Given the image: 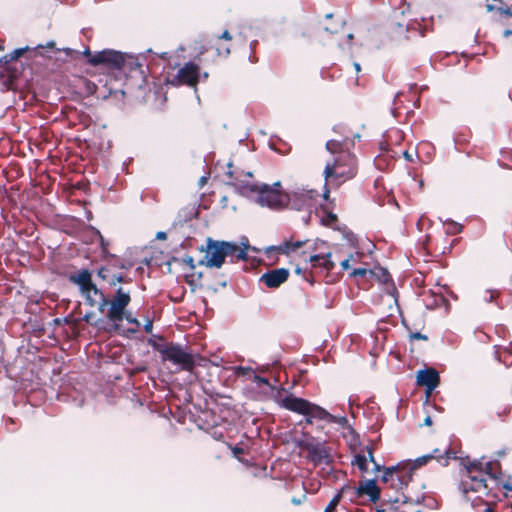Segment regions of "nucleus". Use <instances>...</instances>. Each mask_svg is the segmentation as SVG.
Wrapping results in <instances>:
<instances>
[{
    "label": "nucleus",
    "instance_id": "nucleus-1",
    "mask_svg": "<svg viewBox=\"0 0 512 512\" xmlns=\"http://www.w3.org/2000/svg\"><path fill=\"white\" fill-rule=\"evenodd\" d=\"M481 459H475L466 465V475L463 476L459 489L468 501L471 502L473 507H479L481 504H485V512H492L489 506V500L487 498H496L495 494L492 493L488 487L486 479L483 477V461Z\"/></svg>",
    "mask_w": 512,
    "mask_h": 512
},
{
    "label": "nucleus",
    "instance_id": "nucleus-2",
    "mask_svg": "<svg viewBox=\"0 0 512 512\" xmlns=\"http://www.w3.org/2000/svg\"><path fill=\"white\" fill-rule=\"evenodd\" d=\"M280 405L289 411L298 414H311L314 419L322 420L327 423H334L342 428L348 426V419L346 416L333 415L323 407L292 394L281 399Z\"/></svg>",
    "mask_w": 512,
    "mask_h": 512
},
{
    "label": "nucleus",
    "instance_id": "nucleus-3",
    "mask_svg": "<svg viewBox=\"0 0 512 512\" xmlns=\"http://www.w3.org/2000/svg\"><path fill=\"white\" fill-rule=\"evenodd\" d=\"M356 173L355 158L350 154L339 155L333 161L327 162L323 171L326 185L335 186L353 178Z\"/></svg>",
    "mask_w": 512,
    "mask_h": 512
},
{
    "label": "nucleus",
    "instance_id": "nucleus-4",
    "mask_svg": "<svg viewBox=\"0 0 512 512\" xmlns=\"http://www.w3.org/2000/svg\"><path fill=\"white\" fill-rule=\"evenodd\" d=\"M163 361L172 362L177 365L181 370L191 371L195 366V360L191 353L187 352L178 343H169L167 348L163 350Z\"/></svg>",
    "mask_w": 512,
    "mask_h": 512
},
{
    "label": "nucleus",
    "instance_id": "nucleus-5",
    "mask_svg": "<svg viewBox=\"0 0 512 512\" xmlns=\"http://www.w3.org/2000/svg\"><path fill=\"white\" fill-rule=\"evenodd\" d=\"M88 63L92 66L104 65L108 69L121 71L125 65V54L111 49L96 52Z\"/></svg>",
    "mask_w": 512,
    "mask_h": 512
},
{
    "label": "nucleus",
    "instance_id": "nucleus-6",
    "mask_svg": "<svg viewBox=\"0 0 512 512\" xmlns=\"http://www.w3.org/2000/svg\"><path fill=\"white\" fill-rule=\"evenodd\" d=\"M298 446L307 451V458L313 462L315 466L321 464H330L332 456L330 450L325 446L324 442H317L313 438L311 441H299Z\"/></svg>",
    "mask_w": 512,
    "mask_h": 512
},
{
    "label": "nucleus",
    "instance_id": "nucleus-7",
    "mask_svg": "<svg viewBox=\"0 0 512 512\" xmlns=\"http://www.w3.org/2000/svg\"><path fill=\"white\" fill-rule=\"evenodd\" d=\"M225 259V251L222 241L207 238L205 256L199 262V265H205L208 268H221Z\"/></svg>",
    "mask_w": 512,
    "mask_h": 512
},
{
    "label": "nucleus",
    "instance_id": "nucleus-8",
    "mask_svg": "<svg viewBox=\"0 0 512 512\" xmlns=\"http://www.w3.org/2000/svg\"><path fill=\"white\" fill-rule=\"evenodd\" d=\"M279 187L280 182L274 183L273 186L267 184L261 185L255 202L262 207L267 206L274 209L281 207L283 201Z\"/></svg>",
    "mask_w": 512,
    "mask_h": 512
},
{
    "label": "nucleus",
    "instance_id": "nucleus-9",
    "mask_svg": "<svg viewBox=\"0 0 512 512\" xmlns=\"http://www.w3.org/2000/svg\"><path fill=\"white\" fill-rule=\"evenodd\" d=\"M198 77V65L194 64L193 62H188L178 70L177 74L169 80V83L173 86L187 84L189 86L195 87L198 83Z\"/></svg>",
    "mask_w": 512,
    "mask_h": 512
},
{
    "label": "nucleus",
    "instance_id": "nucleus-10",
    "mask_svg": "<svg viewBox=\"0 0 512 512\" xmlns=\"http://www.w3.org/2000/svg\"><path fill=\"white\" fill-rule=\"evenodd\" d=\"M81 295L88 306L97 308L100 313L105 312L109 300L96 285H90L89 288L82 290Z\"/></svg>",
    "mask_w": 512,
    "mask_h": 512
},
{
    "label": "nucleus",
    "instance_id": "nucleus-11",
    "mask_svg": "<svg viewBox=\"0 0 512 512\" xmlns=\"http://www.w3.org/2000/svg\"><path fill=\"white\" fill-rule=\"evenodd\" d=\"M318 195L315 190H301L295 191L288 196V201L291 208L295 210L310 209L313 205V200Z\"/></svg>",
    "mask_w": 512,
    "mask_h": 512
},
{
    "label": "nucleus",
    "instance_id": "nucleus-12",
    "mask_svg": "<svg viewBox=\"0 0 512 512\" xmlns=\"http://www.w3.org/2000/svg\"><path fill=\"white\" fill-rule=\"evenodd\" d=\"M416 382L426 388L427 396L435 390L440 383V376L436 369L426 368L417 372Z\"/></svg>",
    "mask_w": 512,
    "mask_h": 512
},
{
    "label": "nucleus",
    "instance_id": "nucleus-13",
    "mask_svg": "<svg viewBox=\"0 0 512 512\" xmlns=\"http://www.w3.org/2000/svg\"><path fill=\"white\" fill-rule=\"evenodd\" d=\"M109 307L107 310V320L110 321L111 327L105 328L106 331H118L120 328L119 322L124 319V313L127 306H124L121 303L116 302L115 300H111L108 303Z\"/></svg>",
    "mask_w": 512,
    "mask_h": 512
},
{
    "label": "nucleus",
    "instance_id": "nucleus-14",
    "mask_svg": "<svg viewBox=\"0 0 512 512\" xmlns=\"http://www.w3.org/2000/svg\"><path fill=\"white\" fill-rule=\"evenodd\" d=\"M289 277V270L286 268H277L265 272L261 275L259 281L263 282L268 288H278Z\"/></svg>",
    "mask_w": 512,
    "mask_h": 512
},
{
    "label": "nucleus",
    "instance_id": "nucleus-15",
    "mask_svg": "<svg viewBox=\"0 0 512 512\" xmlns=\"http://www.w3.org/2000/svg\"><path fill=\"white\" fill-rule=\"evenodd\" d=\"M353 493L354 495H359V497L368 495L369 500L373 503L380 499V489L376 484V479H368L361 482Z\"/></svg>",
    "mask_w": 512,
    "mask_h": 512
},
{
    "label": "nucleus",
    "instance_id": "nucleus-16",
    "mask_svg": "<svg viewBox=\"0 0 512 512\" xmlns=\"http://www.w3.org/2000/svg\"><path fill=\"white\" fill-rule=\"evenodd\" d=\"M222 245L225 251V257L230 258V262L235 263L238 261L247 260V253L245 249H240L239 246L234 242L222 241Z\"/></svg>",
    "mask_w": 512,
    "mask_h": 512
},
{
    "label": "nucleus",
    "instance_id": "nucleus-17",
    "mask_svg": "<svg viewBox=\"0 0 512 512\" xmlns=\"http://www.w3.org/2000/svg\"><path fill=\"white\" fill-rule=\"evenodd\" d=\"M235 186L240 195L247 197V198L253 200L254 202L257 199L258 192L261 187V185H258L257 183H249V182L235 184Z\"/></svg>",
    "mask_w": 512,
    "mask_h": 512
},
{
    "label": "nucleus",
    "instance_id": "nucleus-18",
    "mask_svg": "<svg viewBox=\"0 0 512 512\" xmlns=\"http://www.w3.org/2000/svg\"><path fill=\"white\" fill-rule=\"evenodd\" d=\"M439 452H440V450L436 448L433 450L432 453L420 456V457L416 458L413 462H411V461L405 462V464L402 467L410 468V470H416V469L420 468L421 466L425 465L431 459L438 457Z\"/></svg>",
    "mask_w": 512,
    "mask_h": 512
},
{
    "label": "nucleus",
    "instance_id": "nucleus-19",
    "mask_svg": "<svg viewBox=\"0 0 512 512\" xmlns=\"http://www.w3.org/2000/svg\"><path fill=\"white\" fill-rule=\"evenodd\" d=\"M404 464H405V462L398 464L399 468L397 469V471L400 473V475L396 479L397 484H393V486H395V487H398V486L400 488H403L404 486L406 487L412 480V476H413V473L415 470H410V468L402 467Z\"/></svg>",
    "mask_w": 512,
    "mask_h": 512
},
{
    "label": "nucleus",
    "instance_id": "nucleus-20",
    "mask_svg": "<svg viewBox=\"0 0 512 512\" xmlns=\"http://www.w3.org/2000/svg\"><path fill=\"white\" fill-rule=\"evenodd\" d=\"M73 280L79 285L80 291L95 285L91 280V273L86 269L81 270Z\"/></svg>",
    "mask_w": 512,
    "mask_h": 512
},
{
    "label": "nucleus",
    "instance_id": "nucleus-21",
    "mask_svg": "<svg viewBox=\"0 0 512 512\" xmlns=\"http://www.w3.org/2000/svg\"><path fill=\"white\" fill-rule=\"evenodd\" d=\"M356 491V487H352L349 484H345L338 491L337 495H340V500L342 498L349 500V502L354 503L359 498V495H354L353 492Z\"/></svg>",
    "mask_w": 512,
    "mask_h": 512
},
{
    "label": "nucleus",
    "instance_id": "nucleus-22",
    "mask_svg": "<svg viewBox=\"0 0 512 512\" xmlns=\"http://www.w3.org/2000/svg\"><path fill=\"white\" fill-rule=\"evenodd\" d=\"M26 50H28V47L17 48L15 50L11 51L10 53H7L4 56H2L0 58V63L7 65V64L11 63L12 61H15L18 58H20L25 53Z\"/></svg>",
    "mask_w": 512,
    "mask_h": 512
},
{
    "label": "nucleus",
    "instance_id": "nucleus-23",
    "mask_svg": "<svg viewBox=\"0 0 512 512\" xmlns=\"http://www.w3.org/2000/svg\"><path fill=\"white\" fill-rule=\"evenodd\" d=\"M500 466L498 459L483 462V473L489 475L491 479L497 480L498 476L495 472L496 468Z\"/></svg>",
    "mask_w": 512,
    "mask_h": 512
},
{
    "label": "nucleus",
    "instance_id": "nucleus-24",
    "mask_svg": "<svg viewBox=\"0 0 512 512\" xmlns=\"http://www.w3.org/2000/svg\"><path fill=\"white\" fill-rule=\"evenodd\" d=\"M352 465H355L362 473L368 471L367 457L365 454L358 453L354 456Z\"/></svg>",
    "mask_w": 512,
    "mask_h": 512
},
{
    "label": "nucleus",
    "instance_id": "nucleus-25",
    "mask_svg": "<svg viewBox=\"0 0 512 512\" xmlns=\"http://www.w3.org/2000/svg\"><path fill=\"white\" fill-rule=\"evenodd\" d=\"M112 300H115L116 302L121 303L124 306H128L131 301L130 293L124 291L122 287H119L116 290L115 296Z\"/></svg>",
    "mask_w": 512,
    "mask_h": 512
},
{
    "label": "nucleus",
    "instance_id": "nucleus-26",
    "mask_svg": "<svg viewBox=\"0 0 512 512\" xmlns=\"http://www.w3.org/2000/svg\"><path fill=\"white\" fill-rule=\"evenodd\" d=\"M326 150L329 151L331 154H340V155H346L347 153H343V145L342 142L337 140H328L326 142Z\"/></svg>",
    "mask_w": 512,
    "mask_h": 512
},
{
    "label": "nucleus",
    "instance_id": "nucleus-27",
    "mask_svg": "<svg viewBox=\"0 0 512 512\" xmlns=\"http://www.w3.org/2000/svg\"><path fill=\"white\" fill-rule=\"evenodd\" d=\"M330 257H331L330 252H328L325 255L314 254V255L310 256L309 261L312 263H316L320 260H324L325 262L323 263V266L325 268H331L333 266V264L328 260Z\"/></svg>",
    "mask_w": 512,
    "mask_h": 512
},
{
    "label": "nucleus",
    "instance_id": "nucleus-28",
    "mask_svg": "<svg viewBox=\"0 0 512 512\" xmlns=\"http://www.w3.org/2000/svg\"><path fill=\"white\" fill-rule=\"evenodd\" d=\"M445 224L447 225V229H446L447 234L454 235V234L460 233L463 229L461 224H459L453 220H450V219L446 220Z\"/></svg>",
    "mask_w": 512,
    "mask_h": 512
},
{
    "label": "nucleus",
    "instance_id": "nucleus-29",
    "mask_svg": "<svg viewBox=\"0 0 512 512\" xmlns=\"http://www.w3.org/2000/svg\"><path fill=\"white\" fill-rule=\"evenodd\" d=\"M399 468V465L391 466V467H384L382 470L384 471L382 475V481L388 482L390 479L393 480V474L397 472V469Z\"/></svg>",
    "mask_w": 512,
    "mask_h": 512
},
{
    "label": "nucleus",
    "instance_id": "nucleus-30",
    "mask_svg": "<svg viewBox=\"0 0 512 512\" xmlns=\"http://www.w3.org/2000/svg\"><path fill=\"white\" fill-rule=\"evenodd\" d=\"M340 495H335L331 501L328 503L327 507L325 508L324 512H335L337 506L340 503Z\"/></svg>",
    "mask_w": 512,
    "mask_h": 512
},
{
    "label": "nucleus",
    "instance_id": "nucleus-31",
    "mask_svg": "<svg viewBox=\"0 0 512 512\" xmlns=\"http://www.w3.org/2000/svg\"><path fill=\"white\" fill-rule=\"evenodd\" d=\"M322 224L332 227L337 222L336 214L329 212L325 217L321 219Z\"/></svg>",
    "mask_w": 512,
    "mask_h": 512
},
{
    "label": "nucleus",
    "instance_id": "nucleus-32",
    "mask_svg": "<svg viewBox=\"0 0 512 512\" xmlns=\"http://www.w3.org/2000/svg\"><path fill=\"white\" fill-rule=\"evenodd\" d=\"M342 235H343V238L349 242L352 246H355L356 245V236L354 235V233L350 230H348L347 228H344L342 230Z\"/></svg>",
    "mask_w": 512,
    "mask_h": 512
},
{
    "label": "nucleus",
    "instance_id": "nucleus-33",
    "mask_svg": "<svg viewBox=\"0 0 512 512\" xmlns=\"http://www.w3.org/2000/svg\"><path fill=\"white\" fill-rule=\"evenodd\" d=\"M148 343L155 351L160 353L161 357L163 356V350L167 348V344H160L159 342L152 339H149Z\"/></svg>",
    "mask_w": 512,
    "mask_h": 512
},
{
    "label": "nucleus",
    "instance_id": "nucleus-34",
    "mask_svg": "<svg viewBox=\"0 0 512 512\" xmlns=\"http://www.w3.org/2000/svg\"><path fill=\"white\" fill-rule=\"evenodd\" d=\"M234 373L237 376H246L253 373V369L251 367L237 366L234 369Z\"/></svg>",
    "mask_w": 512,
    "mask_h": 512
},
{
    "label": "nucleus",
    "instance_id": "nucleus-35",
    "mask_svg": "<svg viewBox=\"0 0 512 512\" xmlns=\"http://www.w3.org/2000/svg\"><path fill=\"white\" fill-rule=\"evenodd\" d=\"M94 316V313L93 312H87L84 317H83V320L87 323H90L96 327H100V324L103 323V320L102 319H98L96 322L92 323L91 320Z\"/></svg>",
    "mask_w": 512,
    "mask_h": 512
},
{
    "label": "nucleus",
    "instance_id": "nucleus-36",
    "mask_svg": "<svg viewBox=\"0 0 512 512\" xmlns=\"http://www.w3.org/2000/svg\"><path fill=\"white\" fill-rule=\"evenodd\" d=\"M98 277H100L101 279L103 280H106L109 282V280L111 279L110 275H109V269L106 268V267H101L99 270H98Z\"/></svg>",
    "mask_w": 512,
    "mask_h": 512
},
{
    "label": "nucleus",
    "instance_id": "nucleus-37",
    "mask_svg": "<svg viewBox=\"0 0 512 512\" xmlns=\"http://www.w3.org/2000/svg\"><path fill=\"white\" fill-rule=\"evenodd\" d=\"M368 270L366 268H355L350 273L351 277H359V276H365L367 274Z\"/></svg>",
    "mask_w": 512,
    "mask_h": 512
},
{
    "label": "nucleus",
    "instance_id": "nucleus-38",
    "mask_svg": "<svg viewBox=\"0 0 512 512\" xmlns=\"http://www.w3.org/2000/svg\"><path fill=\"white\" fill-rule=\"evenodd\" d=\"M124 319L130 324H134L136 326L140 325V322L130 312L124 313Z\"/></svg>",
    "mask_w": 512,
    "mask_h": 512
},
{
    "label": "nucleus",
    "instance_id": "nucleus-39",
    "mask_svg": "<svg viewBox=\"0 0 512 512\" xmlns=\"http://www.w3.org/2000/svg\"><path fill=\"white\" fill-rule=\"evenodd\" d=\"M124 277L121 274L118 275H112L111 279L109 280V284L111 286H115L117 283L124 282Z\"/></svg>",
    "mask_w": 512,
    "mask_h": 512
},
{
    "label": "nucleus",
    "instance_id": "nucleus-40",
    "mask_svg": "<svg viewBox=\"0 0 512 512\" xmlns=\"http://www.w3.org/2000/svg\"><path fill=\"white\" fill-rule=\"evenodd\" d=\"M498 294L497 291H494V290H487L485 292V296H484V300L486 302H491L493 301V299L495 298V296Z\"/></svg>",
    "mask_w": 512,
    "mask_h": 512
},
{
    "label": "nucleus",
    "instance_id": "nucleus-41",
    "mask_svg": "<svg viewBox=\"0 0 512 512\" xmlns=\"http://www.w3.org/2000/svg\"><path fill=\"white\" fill-rule=\"evenodd\" d=\"M365 451L367 452V455H366L367 462L369 461V462L373 463L374 461H376L374 458V455H373V448L371 446H366Z\"/></svg>",
    "mask_w": 512,
    "mask_h": 512
},
{
    "label": "nucleus",
    "instance_id": "nucleus-42",
    "mask_svg": "<svg viewBox=\"0 0 512 512\" xmlns=\"http://www.w3.org/2000/svg\"><path fill=\"white\" fill-rule=\"evenodd\" d=\"M410 339L411 340H427L428 337H427V335L422 334L420 332H415V333L410 334Z\"/></svg>",
    "mask_w": 512,
    "mask_h": 512
},
{
    "label": "nucleus",
    "instance_id": "nucleus-43",
    "mask_svg": "<svg viewBox=\"0 0 512 512\" xmlns=\"http://www.w3.org/2000/svg\"><path fill=\"white\" fill-rule=\"evenodd\" d=\"M183 262L186 263L190 267L191 270L195 269V263H194L193 257L187 255L183 258Z\"/></svg>",
    "mask_w": 512,
    "mask_h": 512
},
{
    "label": "nucleus",
    "instance_id": "nucleus-44",
    "mask_svg": "<svg viewBox=\"0 0 512 512\" xmlns=\"http://www.w3.org/2000/svg\"><path fill=\"white\" fill-rule=\"evenodd\" d=\"M497 11L499 13H501V14L506 15V16H512V11H511V9L508 6H505V7L500 6V7L497 8Z\"/></svg>",
    "mask_w": 512,
    "mask_h": 512
},
{
    "label": "nucleus",
    "instance_id": "nucleus-45",
    "mask_svg": "<svg viewBox=\"0 0 512 512\" xmlns=\"http://www.w3.org/2000/svg\"><path fill=\"white\" fill-rule=\"evenodd\" d=\"M254 381L260 384L269 385V381L267 378L261 377V376H254Z\"/></svg>",
    "mask_w": 512,
    "mask_h": 512
},
{
    "label": "nucleus",
    "instance_id": "nucleus-46",
    "mask_svg": "<svg viewBox=\"0 0 512 512\" xmlns=\"http://www.w3.org/2000/svg\"><path fill=\"white\" fill-rule=\"evenodd\" d=\"M218 38L230 41L232 39V36L228 30H225L221 35L218 36Z\"/></svg>",
    "mask_w": 512,
    "mask_h": 512
},
{
    "label": "nucleus",
    "instance_id": "nucleus-47",
    "mask_svg": "<svg viewBox=\"0 0 512 512\" xmlns=\"http://www.w3.org/2000/svg\"><path fill=\"white\" fill-rule=\"evenodd\" d=\"M372 464H373V468H372L373 472H380L384 468V466L381 465L380 463H378L377 461H374Z\"/></svg>",
    "mask_w": 512,
    "mask_h": 512
},
{
    "label": "nucleus",
    "instance_id": "nucleus-48",
    "mask_svg": "<svg viewBox=\"0 0 512 512\" xmlns=\"http://www.w3.org/2000/svg\"><path fill=\"white\" fill-rule=\"evenodd\" d=\"M152 329H153V323L151 320H148L145 325H144V330L145 332L147 333H151L152 332Z\"/></svg>",
    "mask_w": 512,
    "mask_h": 512
},
{
    "label": "nucleus",
    "instance_id": "nucleus-49",
    "mask_svg": "<svg viewBox=\"0 0 512 512\" xmlns=\"http://www.w3.org/2000/svg\"><path fill=\"white\" fill-rule=\"evenodd\" d=\"M303 244H304V242H302V241H296V242H294V243H292V244H291V246H292V247H291V250H292V251H295L296 249H298V248L302 247V246H303Z\"/></svg>",
    "mask_w": 512,
    "mask_h": 512
},
{
    "label": "nucleus",
    "instance_id": "nucleus-50",
    "mask_svg": "<svg viewBox=\"0 0 512 512\" xmlns=\"http://www.w3.org/2000/svg\"><path fill=\"white\" fill-rule=\"evenodd\" d=\"M232 452H233L234 456L237 457L238 455L243 453V448L235 446L232 448Z\"/></svg>",
    "mask_w": 512,
    "mask_h": 512
},
{
    "label": "nucleus",
    "instance_id": "nucleus-51",
    "mask_svg": "<svg viewBox=\"0 0 512 512\" xmlns=\"http://www.w3.org/2000/svg\"><path fill=\"white\" fill-rule=\"evenodd\" d=\"M303 416H305V419H304V422L306 424H312L313 423V416L311 414H302Z\"/></svg>",
    "mask_w": 512,
    "mask_h": 512
},
{
    "label": "nucleus",
    "instance_id": "nucleus-52",
    "mask_svg": "<svg viewBox=\"0 0 512 512\" xmlns=\"http://www.w3.org/2000/svg\"><path fill=\"white\" fill-rule=\"evenodd\" d=\"M189 277L190 276H186V281L192 287V290H195L197 288V284L193 279L189 280Z\"/></svg>",
    "mask_w": 512,
    "mask_h": 512
},
{
    "label": "nucleus",
    "instance_id": "nucleus-53",
    "mask_svg": "<svg viewBox=\"0 0 512 512\" xmlns=\"http://www.w3.org/2000/svg\"><path fill=\"white\" fill-rule=\"evenodd\" d=\"M403 157H404L407 161H409V162H412V161H413V156H412V154H411L410 152H408V151H404V152H403Z\"/></svg>",
    "mask_w": 512,
    "mask_h": 512
},
{
    "label": "nucleus",
    "instance_id": "nucleus-54",
    "mask_svg": "<svg viewBox=\"0 0 512 512\" xmlns=\"http://www.w3.org/2000/svg\"><path fill=\"white\" fill-rule=\"evenodd\" d=\"M156 238L159 240H165L167 238V235L164 231H159L156 234Z\"/></svg>",
    "mask_w": 512,
    "mask_h": 512
},
{
    "label": "nucleus",
    "instance_id": "nucleus-55",
    "mask_svg": "<svg viewBox=\"0 0 512 512\" xmlns=\"http://www.w3.org/2000/svg\"><path fill=\"white\" fill-rule=\"evenodd\" d=\"M349 262H350V259H349V258H347V259L343 260V261L341 262V267H342V269L347 270V269L350 267Z\"/></svg>",
    "mask_w": 512,
    "mask_h": 512
},
{
    "label": "nucleus",
    "instance_id": "nucleus-56",
    "mask_svg": "<svg viewBox=\"0 0 512 512\" xmlns=\"http://www.w3.org/2000/svg\"><path fill=\"white\" fill-rule=\"evenodd\" d=\"M501 485H502V488H504L505 490L512 491V484L511 483L504 482Z\"/></svg>",
    "mask_w": 512,
    "mask_h": 512
},
{
    "label": "nucleus",
    "instance_id": "nucleus-57",
    "mask_svg": "<svg viewBox=\"0 0 512 512\" xmlns=\"http://www.w3.org/2000/svg\"><path fill=\"white\" fill-rule=\"evenodd\" d=\"M241 244L243 246L242 249H245V251L247 252V250L250 248L247 238H245L244 241L241 242Z\"/></svg>",
    "mask_w": 512,
    "mask_h": 512
},
{
    "label": "nucleus",
    "instance_id": "nucleus-58",
    "mask_svg": "<svg viewBox=\"0 0 512 512\" xmlns=\"http://www.w3.org/2000/svg\"><path fill=\"white\" fill-rule=\"evenodd\" d=\"M496 454H497L498 458L504 457L506 455V450L505 449L498 450Z\"/></svg>",
    "mask_w": 512,
    "mask_h": 512
},
{
    "label": "nucleus",
    "instance_id": "nucleus-59",
    "mask_svg": "<svg viewBox=\"0 0 512 512\" xmlns=\"http://www.w3.org/2000/svg\"><path fill=\"white\" fill-rule=\"evenodd\" d=\"M432 424V419L430 416H427L425 419H424V425H427V426H430Z\"/></svg>",
    "mask_w": 512,
    "mask_h": 512
},
{
    "label": "nucleus",
    "instance_id": "nucleus-60",
    "mask_svg": "<svg viewBox=\"0 0 512 512\" xmlns=\"http://www.w3.org/2000/svg\"><path fill=\"white\" fill-rule=\"evenodd\" d=\"M84 55L90 59L94 54H92L91 51L87 48L84 50Z\"/></svg>",
    "mask_w": 512,
    "mask_h": 512
},
{
    "label": "nucleus",
    "instance_id": "nucleus-61",
    "mask_svg": "<svg viewBox=\"0 0 512 512\" xmlns=\"http://www.w3.org/2000/svg\"><path fill=\"white\" fill-rule=\"evenodd\" d=\"M486 9H487L488 12H491V11L495 10V6L492 5V4H487L486 5Z\"/></svg>",
    "mask_w": 512,
    "mask_h": 512
},
{
    "label": "nucleus",
    "instance_id": "nucleus-62",
    "mask_svg": "<svg viewBox=\"0 0 512 512\" xmlns=\"http://www.w3.org/2000/svg\"><path fill=\"white\" fill-rule=\"evenodd\" d=\"M207 178L205 176H202L200 179H199V185L200 186H203L204 183L206 182Z\"/></svg>",
    "mask_w": 512,
    "mask_h": 512
},
{
    "label": "nucleus",
    "instance_id": "nucleus-63",
    "mask_svg": "<svg viewBox=\"0 0 512 512\" xmlns=\"http://www.w3.org/2000/svg\"><path fill=\"white\" fill-rule=\"evenodd\" d=\"M503 35H504V37H509L510 35H512V30H510V29L505 30Z\"/></svg>",
    "mask_w": 512,
    "mask_h": 512
},
{
    "label": "nucleus",
    "instance_id": "nucleus-64",
    "mask_svg": "<svg viewBox=\"0 0 512 512\" xmlns=\"http://www.w3.org/2000/svg\"><path fill=\"white\" fill-rule=\"evenodd\" d=\"M353 65H354V68H355L356 72H359L361 70V66H360V64L358 62H354Z\"/></svg>",
    "mask_w": 512,
    "mask_h": 512
}]
</instances>
